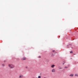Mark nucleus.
Instances as JSON below:
<instances>
[{
  "mask_svg": "<svg viewBox=\"0 0 78 78\" xmlns=\"http://www.w3.org/2000/svg\"><path fill=\"white\" fill-rule=\"evenodd\" d=\"M23 60H25L26 59V58L25 57H23Z\"/></svg>",
  "mask_w": 78,
  "mask_h": 78,
  "instance_id": "obj_6",
  "label": "nucleus"
},
{
  "mask_svg": "<svg viewBox=\"0 0 78 78\" xmlns=\"http://www.w3.org/2000/svg\"><path fill=\"white\" fill-rule=\"evenodd\" d=\"M52 72H55V69H53L52 70Z\"/></svg>",
  "mask_w": 78,
  "mask_h": 78,
  "instance_id": "obj_3",
  "label": "nucleus"
},
{
  "mask_svg": "<svg viewBox=\"0 0 78 78\" xmlns=\"http://www.w3.org/2000/svg\"><path fill=\"white\" fill-rule=\"evenodd\" d=\"M69 76H73V74H71L69 75Z\"/></svg>",
  "mask_w": 78,
  "mask_h": 78,
  "instance_id": "obj_5",
  "label": "nucleus"
},
{
  "mask_svg": "<svg viewBox=\"0 0 78 78\" xmlns=\"http://www.w3.org/2000/svg\"><path fill=\"white\" fill-rule=\"evenodd\" d=\"M25 68H26V69H27V68H28V67L26 66V67H25Z\"/></svg>",
  "mask_w": 78,
  "mask_h": 78,
  "instance_id": "obj_14",
  "label": "nucleus"
},
{
  "mask_svg": "<svg viewBox=\"0 0 78 78\" xmlns=\"http://www.w3.org/2000/svg\"><path fill=\"white\" fill-rule=\"evenodd\" d=\"M65 69H66V68H68V67H67L65 66Z\"/></svg>",
  "mask_w": 78,
  "mask_h": 78,
  "instance_id": "obj_12",
  "label": "nucleus"
},
{
  "mask_svg": "<svg viewBox=\"0 0 78 78\" xmlns=\"http://www.w3.org/2000/svg\"><path fill=\"white\" fill-rule=\"evenodd\" d=\"M73 53V51H71L70 52V53Z\"/></svg>",
  "mask_w": 78,
  "mask_h": 78,
  "instance_id": "obj_10",
  "label": "nucleus"
},
{
  "mask_svg": "<svg viewBox=\"0 0 78 78\" xmlns=\"http://www.w3.org/2000/svg\"><path fill=\"white\" fill-rule=\"evenodd\" d=\"M63 65H64V63H63Z\"/></svg>",
  "mask_w": 78,
  "mask_h": 78,
  "instance_id": "obj_15",
  "label": "nucleus"
},
{
  "mask_svg": "<svg viewBox=\"0 0 78 78\" xmlns=\"http://www.w3.org/2000/svg\"><path fill=\"white\" fill-rule=\"evenodd\" d=\"M11 68V69H12V68H14L15 67V66L13 64H9L8 65Z\"/></svg>",
  "mask_w": 78,
  "mask_h": 78,
  "instance_id": "obj_1",
  "label": "nucleus"
},
{
  "mask_svg": "<svg viewBox=\"0 0 78 78\" xmlns=\"http://www.w3.org/2000/svg\"><path fill=\"white\" fill-rule=\"evenodd\" d=\"M23 78V75H21L20 76L19 78Z\"/></svg>",
  "mask_w": 78,
  "mask_h": 78,
  "instance_id": "obj_2",
  "label": "nucleus"
},
{
  "mask_svg": "<svg viewBox=\"0 0 78 78\" xmlns=\"http://www.w3.org/2000/svg\"><path fill=\"white\" fill-rule=\"evenodd\" d=\"M75 76H78V74H75Z\"/></svg>",
  "mask_w": 78,
  "mask_h": 78,
  "instance_id": "obj_7",
  "label": "nucleus"
},
{
  "mask_svg": "<svg viewBox=\"0 0 78 78\" xmlns=\"http://www.w3.org/2000/svg\"><path fill=\"white\" fill-rule=\"evenodd\" d=\"M52 52H55V53H56V52L55 50L52 51Z\"/></svg>",
  "mask_w": 78,
  "mask_h": 78,
  "instance_id": "obj_8",
  "label": "nucleus"
},
{
  "mask_svg": "<svg viewBox=\"0 0 78 78\" xmlns=\"http://www.w3.org/2000/svg\"><path fill=\"white\" fill-rule=\"evenodd\" d=\"M38 58H41V56H39L38 57Z\"/></svg>",
  "mask_w": 78,
  "mask_h": 78,
  "instance_id": "obj_13",
  "label": "nucleus"
},
{
  "mask_svg": "<svg viewBox=\"0 0 78 78\" xmlns=\"http://www.w3.org/2000/svg\"><path fill=\"white\" fill-rule=\"evenodd\" d=\"M2 65L3 67L5 66V65L4 64H2Z\"/></svg>",
  "mask_w": 78,
  "mask_h": 78,
  "instance_id": "obj_9",
  "label": "nucleus"
},
{
  "mask_svg": "<svg viewBox=\"0 0 78 78\" xmlns=\"http://www.w3.org/2000/svg\"><path fill=\"white\" fill-rule=\"evenodd\" d=\"M55 65H53L51 66V67H52V68H54V67H55Z\"/></svg>",
  "mask_w": 78,
  "mask_h": 78,
  "instance_id": "obj_4",
  "label": "nucleus"
},
{
  "mask_svg": "<svg viewBox=\"0 0 78 78\" xmlns=\"http://www.w3.org/2000/svg\"><path fill=\"white\" fill-rule=\"evenodd\" d=\"M38 78H41V77L40 76H38Z\"/></svg>",
  "mask_w": 78,
  "mask_h": 78,
  "instance_id": "obj_11",
  "label": "nucleus"
}]
</instances>
